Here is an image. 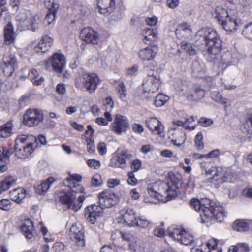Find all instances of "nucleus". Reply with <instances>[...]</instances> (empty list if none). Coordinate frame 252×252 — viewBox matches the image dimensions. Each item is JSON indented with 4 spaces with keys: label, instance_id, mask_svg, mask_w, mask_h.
<instances>
[{
    "label": "nucleus",
    "instance_id": "c03bdc74",
    "mask_svg": "<svg viewBox=\"0 0 252 252\" xmlns=\"http://www.w3.org/2000/svg\"><path fill=\"white\" fill-rule=\"evenodd\" d=\"M195 144L196 148L199 150L204 148L203 142V135L201 132H199L195 137Z\"/></svg>",
    "mask_w": 252,
    "mask_h": 252
},
{
    "label": "nucleus",
    "instance_id": "79ce46f5",
    "mask_svg": "<svg viewBox=\"0 0 252 252\" xmlns=\"http://www.w3.org/2000/svg\"><path fill=\"white\" fill-rule=\"evenodd\" d=\"M211 98L216 102L225 104L227 103L226 99L222 97L221 94L218 91H213L211 94Z\"/></svg>",
    "mask_w": 252,
    "mask_h": 252
},
{
    "label": "nucleus",
    "instance_id": "cd10ccee",
    "mask_svg": "<svg viewBox=\"0 0 252 252\" xmlns=\"http://www.w3.org/2000/svg\"><path fill=\"white\" fill-rule=\"evenodd\" d=\"M13 124L12 122L8 121L0 126V137L6 138L12 134Z\"/></svg>",
    "mask_w": 252,
    "mask_h": 252
},
{
    "label": "nucleus",
    "instance_id": "4468645a",
    "mask_svg": "<svg viewBox=\"0 0 252 252\" xmlns=\"http://www.w3.org/2000/svg\"><path fill=\"white\" fill-rule=\"evenodd\" d=\"M117 156L114 163L116 167L124 168L126 166V163L130 161L132 158V155L127 149L117 150Z\"/></svg>",
    "mask_w": 252,
    "mask_h": 252
},
{
    "label": "nucleus",
    "instance_id": "09e8293b",
    "mask_svg": "<svg viewBox=\"0 0 252 252\" xmlns=\"http://www.w3.org/2000/svg\"><path fill=\"white\" fill-rule=\"evenodd\" d=\"M102 182L101 176L99 174H94L91 180L92 185L94 187L100 186Z\"/></svg>",
    "mask_w": 252,
    "mask_h": 252
},
{
    "label": "nucleus",
    "instance_id": "aec40b11",
    "mask_svg": "<svg viewBox=\"0 0 252 252\" xmlns=\"http://www.w3.org/2000/svg\"><path fill=\"white\" fill-rule=\"evenodd\" d=\"M192 33L190 26L187 23L179 24L176 30L175 33L178 38H187Z\"/></svg>",
    "mask_w": 252,
    "mask_h": 252
},
{
    "label": "nucleus",
    "instance_id": "393cba45",
    "mask_svg": "<svg viewBox=\"0 0 252 252\" xmlns=\"http://www.w3.org/2000/svg\"><path fill=\"white\" fill-rule=\"evenodd\" d=\"M25 196L26 190L23 188H16L10 192L11 199L18 203H21Z\"/></svg>",
    "mask_w": 252,
    "mask_h": 252
},
{
    "label": "nucleus",
    "instance_id": "2eb2a0df",
    "mask_svg": "<svg viewBox=\"0 0 252 252\" xmlns=\"http://www.w3.org/2000/svg\"><path fill=\"white\" fill-rule=\"evenodd\" d=\"M103 209L102 207L96 204H92L87 206L84 211V215L87 219H89L90 220H92V219L96 220L98 217L102 215Z\"/></svg>",
    "mask_w": 252,
    "mask_h": 252
},
{
    "label": "nucleus",
    "instance_id": "b1692460",
    "mask_svg": "<svg viewBox=\"0 0 252 252\" xmlns=\"http://www.w3.org/2000/svg\"><path fill=\"white\" fill-rule=\"evenodd\" d=\"M56 180L50 177L46 180L42 182L40 185L35 187V192L39 195H44L48 190L51 185L55 182Z\"/></svg>",
    "mask_w": 252,
    "mask_h": 252
},
{
    "label": "nucleus",
    "instance_id": "39448f33",
    "mask_svg": "<svg viewBox=\"0 0 252 252\" xmlns=\"http://www.w3.org/2000/svg\"><path fill=\"white\" fill-rule=\"evenodd\" d=\"M65 66L66 61L64 56L58 53H54L45 63L46 69L53 70L56 73L60 74L63 72Z\"/></svg>",
    "mask_w": 252,
    "mask_h": 252
},
{
    "label": "nucleus",
    "instance_id": "4be33fe9",
    "mask_svg": "<svg viewBox=\"0 0 252 252\" xmlns=\"http://www.w3.org/2000/svg\"><path fill=\"white\" fill-rule=\"evenodd\" d=\"M184 234L186 235V231L184 229L172 225L167 229L166 235L178 242Z\"/></svg>",
    "mask_w": 252,
    "mask_h": 252
},
{
    "label": "nucleus",
    "instance_id": "ddd939ff",
    "mask_svg": "<svg viewBox=\"0 0 252 252\" xmlns=\"http://www.w3.org/2000/svg\"><path fill=\"white\" fill-rule=\"evenodd\" d=\"M127 119L124 116L117 115L112 124V130L118 134L125 132L128 127Z\"/></svg>",
    "mask_w": 252,
    "mask_h": 252
},
{
    "label": "nucleus",
    "instance_id": "72a5a7b5",
    "mask_svg": "<svg viewBox=\"0 0 252 252\" xmlns=\"http://www.w3.org/2000/svg\"><path fill=\"white\" fill-rule=\"evenodd\" d=\"M215 14V17L219 23L229 16L227 11L220 6L216 7Z\"/></svg>",
    "mask_w": 252,
    "mask_h": 252
},
{
    "label": "nucleus",
    "instance_id": "a19ab883",
    "mask_svg": "<svg viewBox=\"0 0 252 252\" xmlns=\"http://www.w3.org/2000/svg\"><path fill=\"white\" fill-rule=\"evenodd\" d=\"M192 71L193 75L196 77L199 76L203 72V68L198 61H194L192 63Z\"/></svg>",
    "mask_w": 252,
    "mask_h": 252
},
{
    "label": "nucleus",
    "instance_id": "58836bf2",
    "mask_svg": "<svg viewBox=\"0 0 252 252\" xmlns=\"http://www.w3.org/2000/svg\"><path fill=\"white\" fill-rule=\"evenodd\" d=\"M252 2V0H239V4L242 7L240 10L242 13H246V14L250 13L251 5Z\"/></svg>",
    "mask_w": 252,
    "mask_h": 252
},
{
    "label": "nucleus",
    "instance_id": "052dcab7",
    "mask_svg": "<svg viewBox=\"0 0 252 252\" xmlns=\"http://www.w3.org/2000/svg\"><path fill=\"white\" fill-rule=\"evenodd\" d=\"M128 178L127 179V183L129 185L134 186L137 184V180L134 176L133 172H129L128 173Z\"/></svg>",
    "mask_w": 252,
    "mask_h": 252
},
{
    "label": "nucleus",
    "instance_id": "6ab92c4d",
    "mask_svg": "<svg viewBox=\"0 0 252 252\" xmlns=\"http://www.w3.org/2000/svg\"><path fill=\"white\" fill-rule=\"evenodd\" d=\"M158 50L157 46H148L139 51V56L143 61L153 60L155 58Z\"/></svg>",
    "mask_w": 252,
    "mask_h": 252
},
{
    "label": "nucleus",
    "instance_id": "864d4df0",
    "mask_svg": "<svg viewBox=\"0 0 252 252\" xmlns=\"http://www.w3.org/2000/svg\"><path fill=\"white\" fill-rule=\"evenodd\" d=\"M11 206V202L8 199H2L0 201V208L3 210H9Z\"/></svg>",
    "mask_w": 252,
    "mask_h": 252
},
{
    "label": "nucleus",
    "instance_id": "8fccbe9b",
    "mask_svg": "<svg viewBox=\"0 0 252 252\" xmlns=\"http://www.w3.org/2000/svg\"><path fill=\"white\" fill-rule=\"evenodd\" d=\"M84 190L85 189L83 187L79 184H76L71 187V191H70V192L76 196V194L82 193Z\"/></svg>",
    "mask_w": 252,
    "mask_h": 252
},
{
    "label": "nucleus",
    "instance_id": "f257e3e1",
    "mask_svg": "<svg viewBox=\"0 0 252 252\" xmlns=\"http://www.w3.org/2000/svg\"><path fill=\"white\" fill-rule=\"evenodd\" d=\"M180 174H169L167 182L158 181L149 184L147 188L149 194L158 200L166 196L168 200L176 198L180 193L179 185L181 181Z\"/></svg>",
    "mask_w": 252,
    "mask_h": 252
},
{
    "label": "nucleus",
    "instance_id": "f704fd0d",
    "mask_svg": "<svg viewBox=\"0 0 252 252\" xmlns=\"http://www.w3.org/2000/svg\"><path fill=\"white\" fill-rule=\"evenodd\" d=\"M232 227L233 230L238 232H245L250 229L249 224L246 221H234Z\"/></svg>",
    "mask_w": 252,
    "mask_h": 252
},
{
    "label": "nucleus",
    "instance_id": "7c9ffc66",
    "mask_svg": "<svg viewBox=\"0 0 252 252\" xmlns=\"http://www.w3.org/2000/svg\"><path fill=\"white\" fill-rule=\"evenodd\" d=\"M37 18L35 16H30L24 21V25L28 29L35 31L38 29Z\"/></svg>",
    "mask_w": 252,
    "mask_h": 252
},
{
    "label": "nucleus",
    "instance_id": "20e7f679",
    "mask_svg": "<svg viewBox=\"0 0 252 252\" xmlns=\"http://www.w3.org/2000/svg\"><path fill=\"white\" fill-rule=\"evenodd\" d=\"M100 82L99 77L95 73L84 72L76 79L75 86L79 89L83 87L90 93L95 92Z\"/></svg>",
    "mask_w": 252,
    "mask_h": 252
},
{
    "label": "nucleus",
    "instance_id": "69168bd1",
    "mask_svg": "<svg viewBox=\"0 0 252 252\" xmlns=\"http://www.w3.org/2000/svg\"><path fill=\"white\" fill-rule=\"evenodd\" d=\"M3 150V158H5V161H7L9 160V157L13 153V151L12 149H6L5 148H2Z\"/></svg>",
    "mask_w": 252,
    "mask_h": 252
},
{
    "label": "nucleus",
    "instance_id": "4c0bfd02",
    "mask_svg": "<svg viewBox=\"0 0 252 252\" xmlns=\"http://www.w3.org/2000/svg\"><path fill=\"white\" fill-rule=\"evenodd\" d=\"M169 97L163 94H160L156 96L155 104L157 107H161L164 105L169 100Z\"/></svg>",
    "mask_w": 252,
    "mask_h": 252
},
{
    "label": "nucleus",
    "instance_id": "c756f323",
    "mask_svg": "<svg viewBox=\"0 0 252 252\" xmlns=\"http://www.w3.org/2000/svg\"><path fill=\"white\" fill-rule=\"evenodd\" d=\"M121 218L123 220H143L139 217L137 218L135 216V213L132 210H122L120 212Z\"/></svg>",
    "mask_w": 252,
    "mask_h": 252
},
{
    "label": "nucleus",
    "instance_id": "de8ad7c7",
    "mask_svg": "<svg viewBox=\"0 0 252 252\" xmlns=\"http://www.w3.org/2000/svg\"><path fill=\"white\" fill-rule=\"evenodd\" d=\"M145 38L147 40H152L156 36L157 33L153 29H145Z\"/></svg>",
    "mask_w": 252,
    "mask_h": 252
},
{
    "label": "nucleus",
    "instance_id": "ea45409f",
    "mask_svg": "<svg viewBox=\"0 0 252 252\" xmlns=\"http://www.w3.org/2000/svg\"><path fill=\"white\" fill-rule=\"evenodd\" d=\"M242 34L246 38L252 41V22L245 26L242 31Z\"/></svg>",
    "mask_w": 252,
    "mask_h": 252
},
{
    "label": "nucleus",
    "instance_id": "13d9d810",
    "mask_svg": "<svg viewBox=\"0 0 252 252\" xmlns=\"http://www.w3.org/2000/svg\"><path fill=\"white\" fill-rule=\"evenodd\" d=\"M233 176L230 171H226L222 177V183L231 182L233 181Z\"/></svg>",
    "mask_w": 252,
    "mask_h": 252
},
{
    "label": "nucleus",
    "instance_id": "1a4fd4ad",
    "mask_svg": "<svg viewBox=\"0 0 252 252\" xmlns=\"http://www.w3.org/2000/svg\"><path fill=\"white\" fill-rule=\"evenodd\" d=\"M43 120V113L37 109H28L23 116V123L29 127L37 126Z\"/></svg>",
    "mask_w": 252,
    "mask_h": 252
},
{
    "label": "nucleus",
    "instance_id": "5fc2aeb1",
    "mask_svg": "<svg viewBox=\"0 0 252 252\" xmlns=\"http://www.w3.org/2000/svg\"><path fill=\"white\" fill-rule=\"evenodd\" d=\"M82 180L81 176L78 174H74L70 175L69 177H67L65 180L70 184H74L75 182H79Z\"/></svg>",
    "mask_w": 252,
    "mask_h": 252
},
{
    "label": "nucleus",
    "instance_id": "bf43d9fd",
    "mask_svg": "<svg viewBox=\"0 0 252 252\" xmlns=\"http://www.w3.org/2000/svg\"><path fill=\"white\" fill-rule=\"evenodd\" d=\"M64 247L65 246L63 243L57 242L54 244L52 249L53 251L56 252H62L64 250Z\"/></svg>",
    "mask_w": 252,
    "mask_h": 252
},
{
    "label": "nucleus",
    "instance_id": "0eeeda50",
    "mask_svg": "<svg viewBox=\"0 0 252 252\" xmlns=\"http://www.w3.org/2000/svg\"><path fill=\"white\" fill-rule=\"evenodd\" d=\"M147 72V76L142 84L144 92L153 93L159 89L160 84L159 75L157 71L149 70Z\"/></svg>",
    "mask_w": 252,
    "mask_h": 252
},
{
    "label": "nucleus",
    "instance_id": "f3484780",
    "mask_svg": "<svg viewBox=\"0 0 252 252\" xmlns=\"http://www.w3.org/2000/svg\"><path fill=\"white\" fill-rule=\"evenodd\" d=\"M145 122L147 127L153 133L160 135L163 132L164 126L162 123L156 118H148Z\"/></svg>",
    "mask_w": 252,
    "mask_h": 252
},
{
    "label": "nucleus",
    "instance_id": "5701e85b",
    "mask_svg": "<svg viewBox=\"0 0 252 252\" xmlns=\"http://www.w3.org/2000/svg\"><path fill=\"white\" fill-rule=\"evenodd\" d=\"M220 24L226 31L230 32L236 31L239 26V23L235 18L229 16L222 20Z\"/></svg>",
    "mask_w": 252,
    "mask_h": 252
},
{
    "label": "nucleus",
    "instance_id": "6e6552de",
    "mask_svg": "<svg viewBox=\"0 0 252 252\" xmlns=\"http://www.w3.org/2000/svg\"><path fill=\"white\" fill-rule=\"evenodd\" d=\"M59 198L62 204H65L68 208H71L75 211L78 210L82 206V204L85 200V197L83 195L78 196L77 203L74 202L76 196L70 192L62 191L60 193Z\"/></svg>",
    "mask_w": 252,
    "mask_h": 252
},
{
    "label": "nucleus",
    "instance_id": "0e129e2a",
    "mask_svg": "<svg viewBox=\"0 0 252 252\" xmlns=\"http://www.w3.org/2000/svg\"><path fill=\"white\" fill-rule=\"evenodd\" d=\"M87 164L90 167H93L94 169L98 168L100 166V162L95 159H89L87 161Z\"/></svg>",
    "mask_w": 252,
    "mask_h": 252
},
{
    "label": "nucleus",
    "instance_id": "49530a36",
    "mask_svg": "<svg viewBox=\"0 0 252 252\" xmlns=\"http://www.w3.org/2000/svg\"><path fill=\"white\" fill-rule=\"evenodd\" d=\"M28 137L26 135H19L15 140L14 146H23L26 145Z\"/></svg>",
    "mask_w": 252,
    "mask_h": 252
},
{
    "label": "nucleus",
    "instance_id": "3c124183",
    "mask_svg": "<svg viewBox=\"0 0 252 252\" xmlns=\"http://www.w3.org/2000/svg\"><path fill=\"white\" fill-rule=\"evenodd\" d=\"M198 123L202 126L207 127L212 125L213 123V121L211 119L201 117L199 119Z\"/></svg>",
    "mask_w": 252,
    "mask_h": 252
},
{
    "label": "nucleus",
    "instance_id": "c85d7f7f",
    "mask_svg": "<svg viewBox=\"0 0 252 252\" xmlns=\"http://www.w3.org/2000/svg\"><path fill=\"white\" fill-rule=\"evenodd\" d=\"M16 179L12 176H8L6 177L4 179L0 182V193L7 190L9 188L15 184Z\"/></svg>",
    "mask_w": 252,
    "mask_h": 252
},
{
    "label": "nucleus",
    "instance_id": "4d7b16f0",
    "mask_svg": "<svg viewBox=\"0 0 252 252\" xmlns=\"http://www.w3.org/2000/svg\"><path fill=\"white\" fill-rule=\"evenodd\" d=\"M195 94L196 95V99L202 98L205 94L204 89L200 88L199 86H197L195 88Z\"/></svg>",
    "mask_w": 252,
    "mask_h": 252
},
{
    "label": "nucleus",
    "instance_id": "dca6fc26",
    "mask_svg": "<svg viewBox=\"0 0 252 252\" xmlns=\"http://www.w3.org/2000/svg\"><path fill=\"white\" fill-rule=\"evenodd\" d=\"M14 148L15 155L19 159H25L33 152L32 143L23 146H14Z\"/></svg>",
    "mask_w": 252,
    "mask_h": 252
},
{
    "label": "nucleus",
    "instance_id": "7ed1b4c3",
    "mask_svg": "<svg viewBox=\"0 0 252 252\" xmlns=\"http://www.w3.org/2000/svg\"><path fill=\"white\" fill-rule=\"evenodd\" d=\"M190 203L196 211H201L200 216L202 218L204 217L205 219L218 220L226 216L221 206H214V203L208 198H192ZM202 220H204L203 218Z\"/></svg>",
    "mask_w": 252,
    "mask_h": 252
},
{
    "label": "nucleus",
    "instance_id": "f03ea898",
    "mask_svg": "<svg viewBox=\"0 0 252 252\" xmlns=\"http://www.w3.org/2000/svg\"><path fill=\"white\" fill-rule=\"evenodd\" d=\"M198 40L204 41L205 54L209 56L211 61H215L222 49V41L216 31L210 28H203L196 33Z\"/></svg>",
    "mask_w": 252,
    "mask_h": 252
},
{
    "label": "nucleus",
    "instance_id": "6e6d98bb",
    "mask_svg": "<svg viewBox=\"0 0 252 252\" xmlns=\"http://www.w3.org/2000/svg\"><path fill=\"white\" fill-rule=\"evenodd\" d=\"M104 105L106 110H111L114 107V102H113L112 98L111 97L105 98L104 101Z\"/></svg>",
    "mask_w": 252,
    "mask_h": 252
},
{
    "label": "nucleus",
    "instance_id": "680f3d73",
    "mask_svg": "<svg viewBox=\"0 0 252 252\" xmlns=\"http://www.w3.org/2000/svg\"><path fill=\"white\" fill-rule=\"evenodd\" d=\"M56 13L48 12L45 17V21H46L48 25L51 24L56 17Z\"/></svg>",
    "mask_w": 252,
    "mask_h": 252
},
{
    "label": "nucleus",
    "instance_id": "e433bc0d",
    "mask_svg": "<svg viewBox=\"0 0 252 252\" xmlns=\"http://www.w3.org/2000/svg\"><path fill=\"white\" fill-rule=\"evenodd\" d=\"M45 5L48 9V12H53L54 14L57 13L60 6L59 4L54 0H45Z\"/></svg>",
    "mask_w": 252,
    "mask_h": 252
},
{
    "label": "nucleus",
    "instance_id": "9d476101",
    "mask_svg": "<svg viewBox=\"0 0 252 252\" xmlns=\"http://www.w3.org/2000/svg\"><path fill=\"white\" fill-rule=\"evenodd\" d=\"M99 204L103 210L110 208L118 203V198L113 193L104 191L99 194Z\"/></svg>",
    "mask_w": 252,
    "mask_h": 252
},
{
    "label": "nucleus",
    "instance_id": "a211bd4d",
    "mask_svg": "<svg viewBox=\"0 0 252 252\" xmlns=\"http://www.w3.org/2000/svg\"><path fill=\"white\" fill-rule=\"evenodd\" d=\"M97 2L99 11L101 14L110 13L114 9L115 0H97Z\"/></svg>",
    "mask_w": 252,
    "mask_h": 252
},
{
    "label": "nucleus",
    "instance_id": "774afa93",
    "mask_svg": "<svg viewBox=\"0 0 252 252\" xmlns=\"http://www.w3.org/2000/svg\"><path fill=\"white\" fill-rule=\"evenodd\" d=\"M242 194L243 196L252 198V188H245L243 189Z\"/></svg>",
    "mask_w": 252,
    "mask_h": 252
},
{
    "label": "nucleus",
    "instance_id": "2f4dec72",
    "mask_svg": "<svg viewBox=\"0 0 252 252\" xmlns=\"http://www.w3.org/2000/svg\"><path fill=\"white\" fill-rule=\"evenodd\" d=\"M119 223L122 222L123 226H127L129 227H134L137 230L148 227V221H118Z\"/></svg>",
    "mask_w": 252,
    "mask_h": 252
},
{
    "label": "nucleus",
    "instance_id": "e2e57ef3",
    "mask_svg": "<svg viewBox=\"0 0 252 252\" xmlns=\"http://www.w3.org/2000/svg\"><path fill=\"white\" fill-rule=\"evenodd\" d=\"M97 148L99 153L101 155H104L107 152L106 146L104 142L99 143L97 145Z\"/></svg>",
    "mask_w": 252,
    "mask_h": 252
},
{
    "label": "nucleus",
    "instance_id": "a18cd8bd",
    "mask_svg": "<svg viewBox=\"0 0 252 252\" xmlns=\"http://www.w3.org/2000/svg\"><path fill=\"white\" fill-rule=\"evenodd\" d=\"M126 88L123 82L120 81L118 84V93L120 95V98L124 100L126 96Z\"/></svg>",
    "mask_w": 252,
    "mask_h": 252
},
{
    "label": "nucleus",
    "instance_id": "c9c22d12",
    "mask_svg": "<svg viewBox=\"0 0 252 252\" xmlns=\"http://www.w3.org/2000/svg\"><path fill=\"white\" fill-rule=\"evenodd\" d=\"M243 127L246 132L252 134V112L247 115L243 124Z\"/></svg>",
    "mask_w": 252,
    "mask_h": 252
},
{
    "label": "nucleus",
    "instance_id": "bb28decb",
    "mask_svg": "<svg viewBox=\"0 0 252 252\" xmlns=\"http://www.w3.org/2000/svg\"><path fill=\"white\" fill-rule=\"evenodd\" d=\"M27 223L21 226V230L23 234L28 239H31L33 237V231L34 226L33 221H26Z\"/></svg>",
    "mask_w": 252,
    "mask_h": 252
},
{
    "label": "nucleus",
    "instance_id": "f8f14e48",
    "mask_svg": "<svg viewBox=\"0 0 252 252\" xmlns=\"http://www.w3.org/2000/svg\"><path fill=\"white\" fill-rule=\"evenodd\" d=\"M3 72L5 76H10L17 67V61L14 55H5L3 58Z\"/></svg>",
    "mask_w": 252,
    "mask_h": 252
},
{
    "label": "nucleus",
    "instance_id": "338daca9",
    "mask_svg": "<svg viewBox=\"0 0 252 252\" xmlns=\"http://www.w3.org/2000/svg\"><path fill=\"white\" fill-rule=\"evenodd\" d=\"M145 21L147 25L151 26H154L157 24L158 18L156 16H153L152 17L147 18Z\"/></svg>",
    "mask_w": 252,
    "mask_h": 252
},
{
    "label": "nucleus",
    "instance_id": "a878e982",
    "mask_svg": "<svg viewBox=\"0 0 252 252\" xmlns=\"http://www.w3.org/2000/svg\"><path fill=\"white\" fill-rule=\"evenodd\" d=\"M4 40L6 44L9 45L14 41L13 27L11 23H8L4 30Z\"/></svg>",
    "mask_w": 252,
    "mask_h": 252
},
{
    "label": "nucleus",
    "instance_id": "473e14b6",
    "mask_svg": "<svg viewBox=\"0 0 252 252\" xmlns=\"http://www.w3.org/2000/svg\"><path fill=\"white\" fill-rule=\"evenodd\" d=\"M181 47L189 55L193 56L197 53L195 46L186 41H183L181 43Z\"/></svg>",
    "mask_w": 252,
    "mask_h": 252
},
{
    "label": "nucleus",
    "instance_id": "423d86ee",
    "mask_svg": "<svg viewBox=\"0 0 252 252\" xmlns=\"http://www.w3.org/2000/svg\"><path fill=\"white\" fill-rule=\"evenodd\" d=\"M72 241L71 248L74 250L82 249L85 245L84 230L81 224L76 223L72 225L70 228Z\"/></svg>",
    "mask_w": 252,
    "mask_h": 252
},
{
    "label": "nucleus",
    "instance_id": "9b49d317",
    "mask_svg": "<svg viewBox=\"0 0 252 252\" xmlns=\"http://www.w3.org/2000/svg\"><path fill=\"white\" fill-rule=\"evenodd\" d=\"M80 37L87 43L94 45L97 44L99 39L98 33L90 27L84 28L81 31Z\"/></svg>",
    "mask_w": 252,
    "mask_h": 252
},
{
    "label": "nucleus",
    "instance_id": "412c9836",
    "mask_svg": "<svg viewBox=\"0 0 252 252\" xmlns=\"http://www.w3.org/2000/svg\"><path fill=\"white\" fill-rule=\"evenodd\" d=\"M53 41L52 37L47 35L43 36L38 45L35 46V50L37 52H47L52 45Z\"/></svg>",
    "mask_w": 252,
    "mask_h": 252
},
{
    "label": "nucleus",
    "instance_id": "37998d69",
    "mask_svg": "<svg viewBox=\"0 0 252 252\" xmlns=\"http://www.w3.org/2000/svg\"><path fill=\"white\" fill-rule=\"evenodd\" d=\"M193 236L188 234L186 231V235L184 234L178 242L185 245H188L191 244L193 242Z\"/></svg>",
    "mask_w": 252,
    "mask_h": 252
},
{
    "label": "nucleus",
    "instance_id": "603ef678",
    "mask_svg": "<svg viewBox=\"0 0 252 252\" xmlns=\"http://www.w3.org/2000/svg\"><path fill=\"white\" fill-rule=\"evenodd\" d=\"M87 143V150L90 153H94L95 151V147L94 144V140L91 138H87L86 139Z\"/></svg>",
    "mask_w": 252,
    "mask_h": 252
}]
</instances>
